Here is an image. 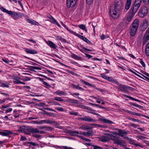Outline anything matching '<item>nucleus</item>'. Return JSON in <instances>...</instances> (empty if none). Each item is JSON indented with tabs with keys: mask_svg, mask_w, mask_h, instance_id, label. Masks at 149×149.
I'll return each mask as SVG.
<instances>
[{
	"mask_svg": "<svg viewBox=\"0 0 149 149\" xmlns=\"http://www.w3.org/2000/svg\"><path fill=\"white\" fill-rule=\"evenodd\" d=\"M100 75L102 77L107 80V79L108 77L106 75H105L104 74L101 73L100 74Z\"/></svg>",
	"mask_w": 149,
	"mask_h": 149,
	"instance_id": "nucleus-47",
	"label": "nucleus"
},
{
	"mask_svg": "<svg viewBox=\"0 0 149 149\" xmlns=\"http://www.w3.org/2000/svg\"><path fill=\"white\" fill-rule=\"evenodd\" d=\"M47 17L50 19V20H46L47 21H49L51 22L52 23L54 24L57 25L58 26L61 27V26L57 22L56 20L52 16L49 15V16H47Z\"/></svg>",
	"mask_w": 149,
	"mask_h": 149,
	"instance_id": "nucleus-10",
	"label": "nucleus"
},
{
	"mask_svg": "<svg viewBox=\"0 0 149 149\" xmlns=\"http://www.w3.org/2000/svg\"><path fill=\"white\" fill-rule=\"evenodd\" d=\"M93 147L94 149H101L102 148L101 147L93 145Z\"/></svg>",
	"mask_w": 149,
	"mask_h": 149,
	"instance_id": "nucleus-58",
	"label": "nucleus"
},
{
	"mask_svg": "<svg viewBox=\"0 0 149 149\" xmlns=\"http://www.w3.org/2000/svg\"><path fill=\"white\" fill-rule=\"evenodd\" d=\"M31 79V78L30 77H26L25 78H24L23 79V80L24 81H29Z\"/></svg>",
	"mask_w": 149,
	"mask_h": 149,
	"instance_id": "nucleus-64",
	"label": "nucleus"
},
{
	"mask_svg": "<svg viewBox=\"0 0 149 149\" xmlns=\"http://www.w3.org/2000/svg\"><path fill=\"white\" fill-rule=\"evenodd\" d=\"M148 22L147 21H143L141 24V29L144 31L145 30L148 26Z\"/></svg>",
	"mask_w": 149,
	"mask_h": 149,
	"instance_id": "nucleus-15",
	"label": "nucleus"
},
{
	"mask_svg": "<svg viewBox=\"0 0 149 149\" xmlns=\"http://www.w3.org/2000/svg\"><path fill=\"white\" fill-rule=\"evenodd\" d=\"M55 123V121H50L48 120H44L40 121V123L42 124L43 123H46L47 124H52L54 123Z\"/></svg>",
	"mask_w": 149,
	"mask_h": 149,
	"instance_id": "nucleus-22",
	"label": "nucleus"
},
{
	"mask_svg": "<svg viewBox=\"0 0 149 149\" xmlns=\"http://www.w3.org/2000/svg\"><path fill=\"white\" fill-rule=\"evenodd\" d=\"M83 40L89 44L91 43V42L86 37Z\"/></svg>",
	"mask_w": 149,
	"mask_h": 149,
	"instance_id": "nucleus-51",
	"label": "nucleus"
},
{
	"mask_svg": "<svg viewBox=\"0 0 149 149\" xmlns=\"http://www.w3.org/2000/svg\"><path fill=\"white\" fill-rule=\"evenodd\" d=\"M28 143L34 146H38L39 145L38 143L33 142H28Z\"/></svg>",
	"mask_w": 149,
	"mask_h": 149,
	"instance_id": "nucleus-45",
	"label": "nucleus"
},
{
	"mask_svg": "<svg viewBox=\"0 0 149 149\" xmlns=\"http://www.w3.org/2000/svg\"><path fill=\"white\" fill-rule=\"evenodd\" d=\"M70 134H71V135L72 136H76V135H75L74 134H79V132H78L77 131L71 130V131H70Z\"/></svg>",
	"mask_w": 149,
	"mask_h": 149,
	"instance_id": "nucleus-39",
	"label": "nucleus"
},
{
	"mask_svg": "<svg viewBox=\"0 0 149 149\" xmlns=\"http://www.w3.org/2000/svg\"><path fill=\"white\" fill-rule=\"evenodd\" d=\"M105 135H106V136L108 137L109 136L110 137H115L116 136H114L113 135H112V134H105Z\"/></svg>",
	"mask_w": 149,
	"mask_h": 149,
	"instance_id": "nucleus-56",
	"label": "nucleus"
},
{
	"mask_svg": "<svg viewBox=\"0 0 149 149\" xmlns=\"http://www.w3.org/2000/svg\"><path fill=\"white\" fill-rule=\"evenodd\" d=\"M149 40V27L146 31L143 38V45H144Z\"/></svg>",
	"mask_w": 149,
	"mask_h": 149,
	"instance_id": "nucleus-7",
	"label": "nucleus"
},
{
	"mask_svg": "<svg viewBox=\"0 0 149 149\" xmlns=\"http://www.w3.org/2000/svg\"><path fill=\"white\" fill-rule=\"evenodd\" d=\"M0 9L4 12H5L10 15H11L15 19H16L23 16V14L20 13H17L12 11H9L3 7H1Z\"/></svg>",
	"mask_w": 149,
	"mask_h": 149,
	"instance_id": "nucleus-2",
	"label": "nucleus"
},
{
	"mask_svg": "<svg viewBox=\"0 0 149 149\" xmlns=\"http://www.w3.org/2000/svg\"><path fill=\"white\" fill-rule=\"evenodd\" d=\"M143 1L145 4H149V0H143Z\"/></svg>",
	"mask_w": 149,
	"mask_h": 149,
	"instance_id": "nucleus-63",
	"label": "nucleus"
},
{
	"mask_svg": "<svg viewBox=\"0 0 149 149\" xmlns=\"http://www.w3.org/2000/svg\"><path fill=\"white\" fill-rule=\"evenodd\" d=\"M29 128L28 129V135H30L31 134H32V136L36 138H40L41 135L38 134H45V132L43 131H40L38 128H34L32 127L29 126Z\"/></svg>",
	"mask_w": 149,
	"mask_h": 149,
	"instance_id": "nucleus-1",
	"label": "nucleus"
},
{
	"mask_svg": "<svg viewBox=\"0 0 149 149\" xmlns=\"http://www.w3.org/2000/svg\"><path fill=\"white\" fill-rule=\"evenodd\" d=\"M48 45L52 48L54 49H56L57 46L53 42L50 40H48L47 42Z\"/></svg>",
	"mask_w": 149,
	"mask_h": 149,
	"instance_id": "nucleus-23",
	"label": "nucleus"
},
{
	"mask_svg": "<svg viewBox=\"0 0 149 149\" xmlns=\"http://www.w3.org/2000/svg\"><path fill=\"white\" fill-rule=\"evenodd\" d=\"M37 105L39 107L41 106H46L45 104L43 102H40L38 104H37Z\"/></svg>",
	"mask_w": 149,
	"mask_h": 149,
	"instance_id": "nucleus-49",
	"label": "nucleus"
},
{
	"mask_svg": "<svg viewBox=\"0 0 149 149\" xmlns=\"http://www.w3.org/2000/svg\"><path fill=\"white\" fill-rule=\"evenodd\" d=\"M141 2L142 0H136L134 3V4L140 6Z\"/></svg>",
	"mask_w": 149,
	"mask_h": 149,
	"instance_id": "nucleus-40",
	"label": "nucleus"
},
{
	"mask_svg": "<svg viewBox=\"0 0 149 149\" xmlns=\"http://www.w3.org/2000/svg\"><path fill=\"white\" fill-rule=\"evenodd\" d=\"M118 11L113 9V7L111 6L110 9V14L112 17L114 19H116L117 17V13Z\"/></svg>",
	"mask_w": 149,
	"mask_h": 149,
	"instance_id": "nucleus-6",
	"label": "nucleus"
},
{
	"mask_svg": "<svg viewBox=\"0 0 149 149\" xmlns=\"http://www.w3.org/2000/svg\"><path fill=\"white\" fill-rule=\"evenodd\" d=\"M80 119L83 121H85L89 122H94L95 121V120H94L93 118L86 116L81 118H80Z\"/></svg>",
	"mask_w": 149,
	"mask_h": 149,
	"instance_id": "nucleus-14",
	"label": "nucleus"
},
{
	"mask_svg": "<svg viewBox=\"0 0 149 149\" xmlns=\"http://www.w3.org/2000/svg\"><path fill=\"white\" fill-rule=\"evenodd\" d=\"M72 34H73L75 36H78V37H79V38H81V37H82V36L81 35L79 34H78L76 32H74L73 31V33H72Z\"/></svg>",
	"mask_w": 149,
	"mask_h": 149,
	"instance_id": "nucleus-53",
	"label": "nucleus"
},
{
	"mask_svg": "<svg viewBox=\"0 0 149 149\" xmlns=\"http://www.w3.org/2000/svg\"><path fill=\"white\" fill-rule=\"evenodd\" d=\"M129 119L131 120H132V121H133L134 122H137L138 123L146 124L144 122H142L141 120H137L136 119L132 118H129Z\"/></svg>",
	"mask_w": 149,
	"mask_h": 149,
	"instance_id": "nucleus-33",
	"label": "nucleus"
},
{
	"mask_svg": "<svg viewBox=\"0 0 149 149\" xmlns=\"http://www.w3.org/2000/svg\"><path fill=\"white\" fill-rule=\"evenodd\" d=\"M148 13L147 8L145 6H142L139 10V15L141 17H144Z\"/></svg>",
	"mask_w": 149,
	"mask_h": 149,
	"instance_id": "nucleus-3",
	"label": "nucleus"
},
{
	"mask_svg": "<svg viewBox=\"0 0 149 149\" xmlns=\"http://www.w3.org/2000/svg\"><path fill=\"white\" fill-rule=\"evenodd\" d=\"M123 96L124 97H127V98H129L130 99H131L132 100V99H133V97H132L131 96H129L123 94Z\"/></svg>",
	"mask_w": 149,
	"mask_h": 149,
	"instance_id": "nucleus-59",
	"label": "nucleus"
},
{
	"mask_svg": "<svg viewBox=\"0 0 149 149\" xmlns=\"http://www.w3.org/2000/svg\"><path fill=\"white\" fill-rule=\"evenodd\" d=\"M72 85L73 88H75L77 89L81 90L82 91H83L84 90L83 88L79 86V84L75 85L74 84H72Z\"/></svg>",
	"mask_w": 149,
	"mask_h": 149,
	"instance_id": "nucleus-27",
	"label": "nucleus"
},
{
	"mask_svg": "<svg viewBox=\"0 0 149 149\" xmlns=\"http://www.w3.org/2000/svg\"><path fill=\"white\" fill-rule=\"evenodd\" d=\"M27 20L28 22L31 23V24L33 25H38L37 24H38V22L33 20H31L29 19H27Z\"/></svg>",
	"mask_w": 149,
	"mask_h": 149,
	"instance_id": "nucleus-32",
	"label": "nucleus"
},
{
	"mask_svg": "<svg viewBox=\"0 0 149 149\" xmlns=\"http://www.w3.org/2000/svg\"><path fill=\"white\" fill-rule=\"evenodd\" d=\"M84 135L87 136H92L93 135V134L92 131H89L88 132H84Z\"/></svg>",
	"mask_w": 149,
	"mask_h": 149,
	"instance_id": "nucleus-29",
	"label": "nucleus"
},
{
	"mask_svg": "<svg viewBox=\"0 0 149 149\" xmlns=\"http://www.w3.org/2000/svg\"><path fill=\"white\" fill-rule=\"evenodd\" d=\"M98 119L99 120L101 121L102 122L105 123L111 124L113 123L111 121L105 118H99Z\"/></svg>",
	"mask_w": 149,
	"mask_h": 149,
	"instance_id": "nucleus-17",
	"label": "nucleus"
},
{
	"mask_svg": "<svg viewBox=\"0 0 149 149\" xmlns=\"http://www.w3.org/2000/svg\"><path fill=\"white\" fill-rule=\"evenodd\" d=\"M38 127L39 129H43L45 128V131H48L49 130H53V128L51 127H46V126H38Z\"/></svg>",
	"mask_w": 149,
	"mask_h": 149,
	"instance_id": "nucleus-26",
	"label": "nucleus"
},
{
	"mask_svg": "<svg viewBox=\"0 0 149 149\" xmlns=\"http://www.w3.org/2000/svg\"><path fill=\"white\" fill-rule=\"evenodd\" d=\"M145 54L147 56H149V43L146 46Z\"/></svg>",
	"mask_w": 149,
	"mask_h": 149,
	"instance_id": "nucleus-30",
	"label": "nucleus"
},
{
	"mask_svg": "<svg viewBox=\"0 0 149 149\" xmlns=\"http://www.w3.org/2000/svg\"><path fill=\"white\" fill-rule=\"evenodd\" d=\"M81 129H84L85 130L91 129V127L88 125H83L80 127Z\"/></svg>",
	"mask_w": 149,
	"mask_h": 149,
	"instance_id": "nucleus-38",
	"label": "nucleus"
},
{
	"mask_svg": "<svg viewBox=\"0 0 149 149\" xmlns=\"http://www.w3.org/2000/svg\"><path fill=\"white\" fill-rule=\"evenodd\" d=\"M0 86L3 87L8 88L9 87V86L7 84L2 83L1 84V85H0Z\"/></svg>",
	"mask_w": 149,
	"mask_h": 149,
	"instance_id": "nucleus-46",
	"label": "nucleus"
},
{
	"mask_svg": "<svg viewBox=\"0 0 149 149\" xmlns=\"http://www.w3.org/2000/svg\"><path fill=\"white\" fill-rule=\"evenodd\" d=\"M71 56L72 58L76 59L79 60L81 58V57L78 56L73 53H71Z\"/></svg>",
	"mask_w": 149,
	"mask_h": 149,
	"instance_id": "nucleus-34",
	"label": "nucleus"
},
{
	"mask_svg": "<svg viewBox=\"0 0 149 149\" xmlns=\"http://www.w3.org/2000/svg\"><path fill=\"white\" fill-rule=\"evenodd\" d=\"M10 133V131L3 130L2 132H0V135H2V136H8Z\"/></svg>",
	"mask_w": 149,
	"mask_h": 149,
	"instance_id": "nucleus-24",
	"label": "nucleus"
},
{
	"mask_svg": "<svg viewBox=\"0 0 149 149\" xmlns=\"http://www.w3.org/2000/svg\"><path fill=\"white\" fill-rule=\"evenodd\" d=\"M43 79H42V78H40V80L42 81V82H43V84L45 85L46 86L50 87H51V85L49 84H48L45 81L43 80Z\"/></svg>",
	"mask_w": 149,
	"mask_h": 149,
	"instance_id": "nucleus-37",
	"label": "nucleus"
},
{
	"mask_svg": "<svg viewBox=\"0 0 149 149\" xmlns=\"http://www.w3.org/2000/svg\"><path fill=\"white\" fill-rule=\"evenodd\" d=\"M95 89L97 90L98 91H100L101 92H104L105 91V90L103 89H101L99 88H95Z\"/></svg>",
	"mask_w": 149,
	"mask_h": 149,
	"instance_id": "nucleus-50",
	"label": "nucleus"
},
{
	"mask_svg": "<svg viewBox=\"0 0 149 149\" xmlns=\"http://www.w3.org/2000/svg\"><path fill=\"white\" fill-rule=\"evenodd\" d=\"M140 6L138 5L134 4V3L133 6L131 7L129 12L134 15Z\"/></svg>",
	"mask_w": 149,
	"mask_h": 149,
	"instance_id": "nucleus-9",
	"label": "nucleus"
},
{
	"mask_svg": "<svg viewBox=\"0 0 149 149\" xmlns=\"http://www.w3.org/2000/svg\"><path fill=\"white\" fill-rule=\"evenodd\" d=\"M80 81L81 82H83L86 85H88V86H91V87H92L95 88H96V87H95V85H92L91 84L88 83V82H86V81H85L84 80L81 79L80 80Z\"/></svg>",
	"mask_w": 149,
	"mask_h": 149,
	"instance_id": "nucleus-28",
	"label": "nucleus"
},
{
	"mask_svg": "<svg viewBox=\"0 0 149 149\" xmlns=\"http://www.w3.org/2000/svg\"><path fill=\"white\" fill-rule=\"evenodd\" d=\"M98 138L100 139V141L103 142H106L109 141V139L108 137L105 136H101L100 137H98Z\"/></svg>",
	"mask_w": 149,
	"mask_h": 149,
	"instance_id": "nucleus-20",
	"label": "nucleus"
},
{
	"mask_svg": "<svg viewBox=\"0 0 149 149\" xmlns=\"http://www.w3.org/2000/svg\"><path fill=\"white\" fill-rule=\"evenodd\" d=\"M112 82H113L117 85H119V83L118 81L114 79L113 80Z\"/></svg>",
	"mask_w": 149,
	"mask_h": 149,
	"instance_id": "nucleus-57",
	"label": "nucleus"
},
{
	"mask_svg": "<svg viewBox=\"0 0 149 149\" xmlns=\"http://www.w3.org/2000/svg\"><path fill=\"white\" fill-rule=\"evenodd\" d=\"M80 119L83 121H85L89 122H94L95 121V120H94L93 118L86 116L81 118H80Z\"/></svg>",
	"mask_w": 149,
	"mask_h": 149,
	"instance_id": "nucleus-13",
	"label": "nucleus"
},
{
	"mask_svg": "<svg viewBox=\"0 0 149 149\" xmlns=\"http://www.w3.org/2000/svg\"><path fill=\"white\" fill-rule=\"evenodd\" d=\"M86 109L90 111H93V112L96 111L95 110H93V109H92L91 108L89 107H86Z\"/></svg>",
	"mask_w": 149,
	"mask_h": 149,
	"instance_id": "nucleus-62",
	"label": "nucleus"
},
{
	"mask_svg": "<svg viewBox=\"0 0 149 149\" xmlns=\"http://www.w3.org/2000/svg\"><path fill=\"white\" fill-rule=\"evenodd\" d=\"M54 99L55 100L58 101H61L63 102V101L64 100L63 99H62L61 98V97H56L54 98Z\"/></svg>",
	"mask_w": 149,
	"mask_h": 149,
	"instance_id": "nucleus-43",
	"label": "nucleus"
},
{
	"mask_svg": "<svg viewBox=\"0 0 149 149\" xmlns=\"http://www.w3.org/2000/svg\"><path fill=\"white\" fill-rule=\"evenodd\" d=\"M123 4L120 0H116L115 1L114 9L120 11L123 8Z\"/></svg>",
	"mask_w": 149,
	"mask_h": 149,
	"instance_id": "nucleus-4",
	"label": "nucleus"
},
{
	"mask_svg": "<svg viewBox=\"0 0 149 149\" xmlns=\"http://www.w3.org/2000/svg\"><path fill=\"white\" fill-rule=\"evenodd\" d=\"M134 14L132 13H131L130 12H129V16L127 17V20L129 22H130L131 21L134 15Z\"/></svg>",
	"mask_w": 149,
	"mask_h": 149,
	"instance_id": "nucleus-31",
	"label": "nucleus"
},
{
	"mask_svg": "<svg viewBox=\"0 0 149 149\" xmlns=\"http://www.w3.org/2000/svg\"><path fill=\"white\" fill-rule=\"evenodd\" d=\"M111 139L113 141L114 143L118 145H120L121 144H125V141L123 140L118 139Z\"/></svg>",
	"mask_w": 149,
	"mask_h": 149,
	"instance_id": "nucleus-16",
	"label": "nucleus"
},
{
	"mask_svg": "<svg viewBox=\"0 0 149 149\" xmlns=\"http://www.w3.org/2000/svg\"><path fill=\"white\" fill-rule=\"evenodd\" d=\"M137 29H138L132 27L130 32V36H134L136 33Z\"/></svg>",
	"mask_w": 149,
	"mask_h": 149,
	"instance_id": "nucleus-19",
	"label": "nucleus"
},
{
	"mask_svg": "<svg viewBox=\"0 0 149 149\" xmlns=\"http://www.w3.org/2000/svg\"><path fill=\"white\" fill-rule=\"evenodd\" d=\"M118 130V135L123 137V134L127 135V131L121 129H117Z\"/></svg>",
	"mask_w": 149,
	"mask_h": 149,
	"instance_id": "nucleus-21",
	"label": "nucleus"
},
{
	"mask_svg": "<svg viewBox=\"0 0 149 149\" xmlns=\"http://www.w3.org/2000/svg\"><path fill=\"white\" fill-rule=\"evenodd\" d=\"M107 37L106 36H105L104 34L102 35L101 36V39L102 40H104V39L107 38Z\"/></svg>",
	"mask_w": 149,
	"mask_h": 149,
	"instance_id": "nucleus-60",
	"label": "nucleus"
},
{
	"mask_svg": "<svg viewBox=\"0 0 149 149\" xmlns=\"http://www.w3.org/2000/svg\"><path fill=\"white\" fill-rule=\"evenodd\" d=\"M72 34H73L75 36H78V37H79V38H81V37H82V36L81 35L79 34H78L76 32H74L73 31V33H72Z\"/></svg>",
	"mask_w": 149,
	"mask_h": 149,
	"instance_id": "nucleus-52",
	"label": "nucleus"
},
{
	"mask_svg": "<svg viewBox=\"0 0 149 149\" xmlns=\"http://www.w3.org/2000/svg\"><path fill=\"white\" fill-rule=\"evenodd\" d=\"M118 89L122 91H123L126 93L128 92L127 86L120 84L119 85Z\"/></svg>",
	"mask_w": 149,
	"mask_h": 149,
	"instance_id": "nucleus-11",
	"label": "nucleus"
},
{
	"mask_svg": "<svg viewBox=\"0 0 149 149\" xmlns=\"http://www.w3.org/2000/svg\"><path fill=\"white\" fill-rule=\"evenodd\" d=\"M93 0H86V2L87 4L91 5L93 2Z\"/></svg>",
	"mask_w": 149,
	"mask_h": 149,
	"instance_id": "nucleus-61",
	"label": "nucleus"
},
{
	"mask_svg": "<svg viewBox=\"0 0 149 149\" xmlns=\"http://www.w3.org/2000/svg\"><path fill=\"white\" fill-rule=\"evenodd\" d=\"M62 25L68 31L70 32L71 33H73V31H71V30L69 29L68 28V27L64 24L62 22Z\"/></svg>",
	"mask_w": 149,
	"mask_h": 149,
	"instance_id": "nucleus-42",
	"label": "nucleus"
},
{
	"mask_svg": "<svg viewBox=\"0 0 149 149\" xmlns=\"http://www.w3.org/2000/svg\"><path fill=\"white\" fill-rule=\"evenodd\" d=\"M77 0H67L66 5L68 8H73L74 7Z\"/></svg>",
	"mask_w": 149,
	"mask_h": 149,
	"instance_id": "nucleus-5",
	"label": "nucleus"
},
{
	"mask_svg": "<svg viewBox=\"0 0 149 149\" xmlns=\"http://www.w3.org/2000/svg\"><path fill=\"white\" fill-rule=\"evenodd\" d=\"M139 24V20L137 19H135L132 24V27L138 29Z\"/></svg>",
	"mask_w": 149,
	"mask_h": 149,
	"instance_id": "nucleus-18",
	"label": "nucleus"
},
{
	"mask_svg": "<svg viewBox=\"0 0 149 149\" xmlns=\"http://www.w3.org/2000/svg\"><path fill=\"white\" fill-rule=\"evenodd\" d=\"M29 67V68H33V69L35 70H41L42 69V68L41 67L35 66H30Z\"/></svg>",
	"mask_w": 149,
	"mask_h": 149,
	"instance_id": "nucleus-41",
	"label": "nucleus"
},
{
	"mask_svg": "<svg viewBox=\"0 0 149 149\" xmlns=\"http://www.w3.org/2000/svg\"><path fill=\"white\" fill-rule=\"evenodd\" d=\"M25 51L27 54H35L37 53V52L35 49H32L30 48H24Z\"/></svg>",
	"mask_w": 149,
	"mask_h": 149,
	"instance_id": "nucleus-12",
	"label": "nucleus"
},
{
	"mask_svg": "<svg viewBox=\"0 0 149 149\" xmlns=\"http://www.w3.org/2000/svg\"><path fill=\"white\" fill-rule=\"evenodd\" d=\"M55 93L58 95H63L64 94V92H63L60 91H56V92H55Z\"/></svg>",
	"mask_w": 149,
	"mask_h": 149,
	"instance_id": "nucleus-48",
	"label": "nucleus"
},
{
	"mask_svg": "<svg viewBox=\"0 0 149 149\" xmlns=\"http://www.w3.org/2000/svg\"><path fill=\"white\" fill-rule=\"evenodd\" d=\"M15 81H13V82L15 84H20L21 81L17 79H14Z\"/></svg>",
	"mask_w": 149,
	"mask_h": 149,
	"instance_id": "nucleus-44",
	"label": "nucleus"
},
{
	"mask_svg": "<svg viewBox=\"0 0 149 149\" xmlns=\"http://www.w3.org/2000/svg\"><path fill=\"white\" fill-rule=\"evenodd\" d=\"M129 104L130 105H133V106H134L135 107H137L139 108L140 109H141V108H143V107L142 106H140V105H139L137 104H135L134 103H132V102H130Z\"/></svg>",
	"mask_w": 149,
	"mask_h": 149,
	"instance_id": "nucleus-36",
	"label": "nucleus"
},
{
	"mask_svg": "<svg viewBox=\"0 0 149 149\" xmlns=\"http://www.w3.org/2000/svg\"><path fill=\"white\" fill-rule=\"evenodd\" d=\"M29 128V126H23V127H20L18 130L17 131L21 132H24L26 134H28V129Z\"/></svg>",
	"mask_w": 149,
	"mask_h": 149,
	"instance_id": "nucleus-8",
	"label": "nucleus"
},
{
	"mask_svg": "<svg viewBox=\"0 0 149 149\" xmlns=\"http://www.w3.org/2000/svg\"><path fill=\"white\" fill-rule=\"evenodd\" d=\"M131 0H127L126 2L125 8L127 10L129 9L131 5Z\"/></svg>",
	"mask_w": 149,
	"mask_h": 149,
	"instance_id": "nucleus-25",
	"label": "nucleus"
},
{
	"mask_svg": "<svg viewBox=\"0 0 149 149\" xmlns=\"http://www.w3.org/2000/svg\"><path fill=\"white\" fill-rule=\"evenodd\" d=\"M78 26L79 28H80V29H82L83 30L86 31V32H87V30L86 29V26L84 25L83 24H80Z\"/></svg>",
	"mask_w": 149,
	"mask_h": 149,
	"instance_id": "nucleus-35",
	"label": "nucleus"
},
{
	"mask_svg": "<svg viewBox=\"0 0 149 149\" xmlns=\"http://www.w3.org/2000/svg\"><path fill=\"white\" fill-rule=\"evenodd\" d=\"M130 126H131L132 127H134V128H136L137 127L139 126V125H136L134 123H130Z\"/></svg>",
	"mask_w": 149,
	"mask_h": 149,
	"instance_id": "nucleus-55",
	"label": "nucleus"
},
{
	"mask_svg": "<svg viewBox=\"0 0 149 149\" xmlns=\"http://www.w3.org/2000/svg\"><path fill=\"white\" fill-rule=\"evenodd\" d=\"M44 109H46V110H47L52 111H54V112H56V111L55 110H54L52 108H44Z\"/></svg>",
	"mask_w": 149,
	"mask_h": 149,
	"instance_id": "nucleus-54",
	"label": "nucleus"
}]
</instances>
